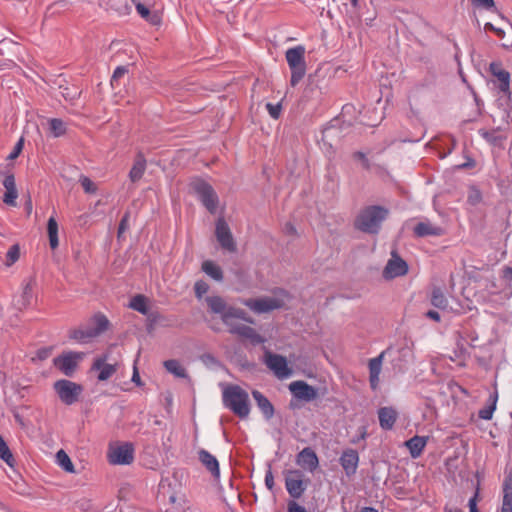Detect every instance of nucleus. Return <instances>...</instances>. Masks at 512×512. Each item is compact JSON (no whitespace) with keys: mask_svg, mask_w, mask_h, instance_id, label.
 I'll return each mask as SVG.
<instances>
[{"mask_svg":"<svg viewBox=\"0 0 512 512\" xmlns=\"http://www.w3.org/2000/svg\"><path fill=\"white\" fill-rule=\"evenodd\" d=\"M289 390L295 398L306 402L313 401L318 396L317 390L313 386L301 380L291 382Z\"/></svg>","mask_w":512,"mask_h":512,"instance_id":"nucleus-16","label":"nucleus"},{"mask_svg":"<svg viewBox=\"0 0 512 512\" xmlns=\"http://www.w3.org/2000/svg\"><path fill=\"white\" fill-rule=\"evenodd\" d=\"M125 229V220H122L119 226V232H122Z\"/></svg>","mask_w":512,"mask_h":512,"instance_id":"nucleus-58","label":"nucleus"},{"mask_svg":"<svg viewBox=\"0 0 512 512\" xmlns=\"http://www.w3.org/2000/svg\"><path fill=\"white\" fill-rule=\"evenodd\" d=\"M107 456L110 464L128 465L134 459V449L130 443L110 446Z\"/></svg>","mask_w":512,"mask_h":512,"instance_id":"nucleus-10","label":"nucleus"},{"mask_svg":"<svg viewBox=\"0 0 512 512\" xmlns=\"http://www.w3.org/2000/svg\"><path fill=\"white\" fill-rule=\"evenodd\" d=\"M265 364L279 379H286L292 374V369L288 366L286 358L281 355L266 352Z\"/></svg>","mask_w":512,"mask_h":512,"instance_id":"nucleus-11","label":"nucleus"},{"mask_svg":"<svg viewBox=\"0 0 512 512\" xmlns=\"http://www.w3.org/2000/svg\"><path fill=\"white\" fill-rule=\"evenodd\" d=\"M3 186L5 188L3 202L9 206H16L18 191L16 189L15 178L12 174L7 175L5 177V179L3 180Z\"/></svg>","mask_w":512,"mask_h":512,"instance_id":"nucleus-22","label":"nucleus"},{"mask_svg":"<svg viewBox=\"0 0 512 512\" xmlns=\"http://www.w3.org/2000/svg\"><path fill=\"white\" fill-rule=\"evenodd\" d=\"M504 273H505V276H506L507 278L512 279V267H507V268L505 269Z\"/></svg>","mask_w":512,"mask_h":512,"instance_id":"nucleus-55","label":"nucleus"},{"mask_svg":"<svg viewBox=\"0 0 512 512\" xmlns=\"http://www.w3.org/2000/svg\"><path fill=\"white\" fill-rule=\"evenodd\" d=\"M511 45H512V40L509 43H503V46H505V47H509Z\"/></svg>","mask_w":512,"mask_h":512,"instance_id":"nucleus-61","label":"nucleus"},{"mask_svg":"<svg viewBox=\"0 0 512 512\" xmlns=\"http://www.w3.org/2000/svg\"><path fill=\"white\" fill-rule=\"evenodd\" d=\"M290 299L287 291L276 289L270 295L244 299L241 303L255 314H263L284 307Z\"/></svg>","mask_w":512,"mask_h":512,"instance_id":"nucleus-1","label":"nucleus"},{"mask_svg":"<svg viewBox=\"0 0 512 512\" xmlns=\"http://www.w3.org/2000/svg\"><path fill=\"white\" fill-rule=\"evenodd\" d=\"M23 148V139H20L14 147V150L9 154L8 159L13 160L19 156Z\"/></svg>","mask_w":512,"mask_h":512,"instance_id":"nucleus-47","label":"nucleus"},{"mask_svg":"<svg viewBox=\"0 0 512 512\" xmlns=\"http://www.w3.org/2000/svg\"><path fill=\"white\" fill-rule=\"evenodd\" d=\"M109 359V353H104L94 359L91 371L97 372L98 381H107L117 372L119 363L117 361L109 362Z\"/></svg>","mask_w":512,"mask_h":512,"instance_id":"nucleus-8","label":"nucleus"},{"mask_svg":"<svg viewBox=\"0 0 512 512\" xmlns=\"http://www.w3.org/2000/svg\"><path fill=\"white\" fill-rule=\"evenodd\" d=\"M386 216L387 211L385 209L377 206L368 207L358 215L356 226L361 231L375 233Z\"/></svg>","mask_w":512,"mask_h":512,"instance_id":"nucleus-4","label":"nucleus"},{"mask_svg":"<svg viewBox=\"0 0 512 512\" xmlns=\"http://www.w3.org/2000/svg\"><path fill=\"white\" fill-rule=\"evenodd\" d=\"M490 71L498 79L499 89L504 93L508 92L510 88L509 73L499 63H491Z\"/></svg>","mask_w":512,"mask_h":512,"instance_id":"nucleus-25","label":"nucleus"},{"mask_svg":"<svg viewBox=\"0 0 512 512\" xmlns=\"http://www.w3.org/2000/svg\"><path fill=\"white\" fill-rule=\"evenodd\" d=\"M49 125L54 137L62 136L66 132V124L60 119H51Z\"/></svg>","mask_w":512,"mask_h":512,"instance_id":"nucleus-41","label":"nucleus"},{"mask_svg":"<svg viewBox=\"0 0 512 512\" xmlns=\"http://www.w3.org/2000/svg\"><path fill=\"white\" fill-rule=\"evenodd\" d=\"M427 441L428 437L416 435L405 442V446L409 450L412 458L416 459L421 456L427 445Z\"/></svg>","mask_w":512,"mask_h":512,"instance_id":"nucleus-27","label":"nucleus"},{"mask_svg":"<svg viewBox=\"0 0 512 512\" xmlns=\"http://www.w3.org/2000/svg\"><path fill=\"white\" fill-rule=\"evenodd\" d=\"M215 236L223 249L229 252H234L236 250V244L231 230L225 219L222 217L218 218L216 221Z\"/></svg>","mask_w":512,"mask_h":512,"instance_id":"nucleus-13","label":"nucleus"},{"mask_svg":"<svg viewBox=\"0 0 512 512\" xmlns=\"http://www.w3.org/2000/svg\"><path fill=\"white\" fill-rule=\"evenodd\" d=\"M360 512H378V510L373 507H364L360 510Z\"/></svg>","mask_w":512,"mask_h":512,"instance_id":"nucleus-57","label":"nucleus"},{"mask_svg":"<svg viewBox=\"0 0 512 512\" xmlns=\"http://www.w3.org/2000/svg\"><path fill=\"white\" fill-rule=\"evenodd\" d=\"M135 5L137 13L147 22L152 25H159L161 16L156 11H151L150 3L145 0H132Z\"/></svg>","mask_w":512,"mask_h":512,"instance_id":"nucleus-20","label":"nucleus"},{"mask_svg":"<svg viewBox=\"0 0 512 512\" xmlns=\"http://www.w3.org/2000/svg\"><path fill=\"white\" fill-rule=\"evenodd\" d=\"M484 29H485L486 31H488V30H489V31H493V32H494L498 37H500V38H503V37H504V34H505V32H504V30H503V29H501V28H497V27H495V26H494L493 24H491V23H486V24H485V26H484Z\"/></svg>","mask_w":512,"mask_h":512,"instance_id":"nucleus-48","label":"nucleus"},{"mask_svg":"<svg viewBox=\"0 0 512 512\" xmlns=\"http://www.w3.org/2000/svg\"><path fill=\"white\" fill-rule=\"evenodd\" d=\"M132 381L135 384H137V385L141 384L140 376H139V373H138V370H137L136 366H134V371H133V375H132Z\"/></svg>","mask_w":512,"mask_h":512,"instance_id":"nucleus-53","label":"nucleus"},{"mask_svg":"<svg viewBox=\"0 0 512 512\" xmlns=\"http://www.w3.org/2000/svg\"><path fill=\"white\" fill-rule=\"evenodd\" d=\"M129 307L146 315L149 310V300L143 295H137L131 299Z\"/></svg>","mask_w":512,"mask_h":512,"instance_id":"nucleus-34","label":"nucleus"},{"mask_svg":"<svg viewBox=\"0 0 512 512\" xmlns=\"http://www.w3.org/2000/svg\"><path fill=\"white\" fill-rule=\"evenodd\" d=\"M80 184L84 191L88 194H94L97 192V185L86 176H82L80 178Z\"/></svg>","mask_w":512,"mask_h":512,"instance_id":"nucleus-42","label":"nucleus"},{"mask_svg":"<svg viewBox=\"0 0 512 512\" xmlns=\"http://www.w3.org/2000/svg\"><path fill=\"white\" fill-rule=\"evenodd\" d=\"M379 424L382 429L390 430L397 419V412L392 407H382L378 410Z\"/></svg>","mask_w":512,"mask_h":512,"instance_id":"nucleus-26","label":"nucleus"},{"mask_svg":"<svg viewBox=\"0 0 512 512\" xmlns=\"http://www.w3.org/2000/svg\"><path fill=\"white\" fill-rule=\"evenodd\" d=\"M208 290L209 285L205 281L198 280L195 282L194 291L198 300H201L204 297V295L208 292Z\"/></svg>","mask_w":512,"mask_h":512,"instance_id":"nucleus-43","label":"nucleus"},{"mask_svg":"<svg viewBox=\"0 0 512 512\" xmlns=\"http://www.w3.org/2000/svg\"><path fill=\"white\" fill-rule=\"evenodd\" d=\"M211 329H213L214 331H220L221 330V328L216 326V325H212Z\"/></svg>","mask_w":512,"mask_h":512,"instance_id":"nucleus-60","label":"nucleus"},{"mask_svg":"<svg viewBox=\"0 0 512 512\" xmlns=\"http://www.w3.org/2000/svg\"><path fill=\"white\" fill-rule=\"evenodd\" d=\"M208 309L224 320L243 319L245 312L234 303L218 295H211L204 299Z\"/></svg>","mask_w":512,"mask_h":512,"instance_id":"nucleus-3","label":"nucleus"},{"mask_svg":"<svg viewBox=\"0 0 512 512\" xmlns=\"http://www.w3.org/2000/svg\"><path fill=\"white\" fill-rule=\"evenodd\" d=\"M340 464L347 476L356 473L359 464V454L354 449H346L340 457Z\"/></svg>","mask_w":512,"mask_h":512,"instance_id":"nucleus-18","label":"nucleus"},{"mask_svg":"<svg viewBox=\"0 0 512 512\" xmlns=\"http://www.w3.org/2000/svg\"><path fill=\"white\" fill-rule=\"evenodd\" d=\"M385 351L381 352L377 357L369 360V382L372 390H376L380 382V373L382 370L383 358Z\"/></svg>","mask_w":512,"mask_h":512,"instance_id":"nucleus-19","label":"nucleus"},{"mask_svg":"<svg viewBox=\"0 0 512 512\" xmlns=\"http://www.w3.org/2000/svg\"><path fill=\"white\" fill-rule=\"evenodd\" d=\"M47 232L49 237V244L52 249H56L59 245L58 240V224L56 219L52 216L47 223Z\"/></svg>","mask_w":512,"mask_h":512,"instance_id":"nucleus-31","label":"nucleus"},{"mask_svg":"<svg viewBox=\"0 0 512 512\" xmlns=\"http://www.w3.org/2000/svg\"><path fill=\"white\" fill-rule=\"evenodd\" d=\"M427 316L433 320H439L442 317L438 312L434 310H429L427 312Z\"/></svg>","mask_w":512,"mask_h":512,"instance_id":"nucleus-54","label":"nucleus"},{"mask_svg":"<svg viewBox=\"0 0 512 512\" xmlns=\"http://www.w3.org/2000/svg\"><path fill=\"white\" fill-rule=\"evenodd\" d=\"M297 464L304 470L313 472L319 465L316 453L309 447L299 452L296 459Z\"/></svg>","mask_w":512,"mask_h":512,"instance_id":"nucleus-21","label":"nucleus"},{"mask_svg":"<svg viewBox=\"0 0 512 512\" xmlns=\"http://www.w3.org/2000/svg\"><path fill=\"white\" fill-rule=\"evenodd\" d=\"M192 193L202 202L211 213H215L218 198L212 187L203 180L197 179L190 184Z\"/></svg>","mask_w":512,"mask_h":512,"instance_id":"nucleus-7","label":"nucleus"},{"mask_svg":"<svg viewBox=\"0 0 512 512\" xmlns=\"http://www.w3.org/2000/svg\"><path fill=\"white\" fill-rule=\"evenodd\" d=\"M0 458L10 467H14L15 459L4 439L0 436Z\"/></svg>","mask_w":512,"mask_h":512,"instance_id":"nucleus-38","label":"nucleus"},{"mask_svg":"<svg viewBox=\"0 0 512 512\" xmlns=\"http://www.w3.org/2000/svg\"><path fill=\"white\" fill-rule=\"evenodd\" d=\"M305 48L296 46L286 51V61L291 70V85L295 86L305 75Z\"/></svg>","mask_w":512,"mask_h":512,"instance_id":"nucleus-5","label":"nucleus"},{"mask_svg":"<svg viewBox=\"0 0 512 512\" xmlns=\"http://www.w3.org/2000/svg\"><path fill=\"white\" fill-rule=\"evenodd\" d=\"M252 396L264 417L266 419H271L274 415V407L269 399L257 390L252 391Z\"/></svg>","mask_w":512,"mask_h":512,"instance_id":"nucleus-28","label":"nucleus"},{"mask_svg":"<svg viewBox=\"0 0 512 512\" xmlns=\"http://www.w3.org/2000/svg\"><path fill=\"white\" fill-rule=\"evenodd\" d=\"M228 325V330L236 334L242 341L248 342L252 345H257L264 343L268 338H271V335H267L266 332L261 334L257 332L254 328L247 325H240L237 327H233L231 322H223Z\"/></svg>","mask_w":512,"mask_h":512,"instance_id":"nucleus-9","label":"nucleus"},{"mask_svg":"<svg viewBox=\"0 0 512 512\" xmlns=\"http://www.w3.org/2000/svg\"><path fill=\"white\" fill-rule=\"evenodd\" d=\"M20 258V247L19 245L15 244V245H12L7 253H6V257H5V265L7 267H10L12 266L14 263H16Z\"/></svg>","mask_w":512,"mask_h":512,"instance_id":"nucleus-40","label":"nucleus"},{"mask_svg":"<svg viewBox=\"0 0 512 512\" xmlns=\"http://www.w3.org/2000/svg\"><path fill=\"white\" fill-rule=\"evenodd\" d=\"M37 282L34 278L25 280L22 284L19 294L15 297V304L19 309L26 308L32 304L35 299Z\"/></svg>","mask_w":512,"mask_h":512,"instance_id":"nucleus-15","label":"nucleus"},{"mask_svg":"<svg viewBox=\"0 0 512 512\" xmlns=\"http://www.w3.org/2000/svg\"><path fill=\"white\" fill-rule=\"evenodd\" d=\"M288 512H307L304 507L296 502H290L288 504Z\"/></svg>","mask_w":512,"mask_h":512,"instance_id":"nucleus-51","label":"nucleus"},{"mask_svg":"<svg viewBox=\"0 0 512 512\" xmlns=\"http://www.w3.org/2000/svg\"><path fill=\"white\" fill-rule=\"evenodd\" d=\"M407 272L408 265L406 261L393 252L383 270V277L385 279H394L406 275Z\"/></svg>","mask_w":512,"mask_h":512,"instance_id":"nucleus-14","label":"nucleus"},{"mask_svg":"<svg viewBox=\"0 0 512 512\" xmlns=\"http://www.w3.org/2000/svg\"><path fill=\"white\" fill-rule=\"evenodd\" d=\"M414 233L419 237L424 236H439L442 235L443 230L439 226H435L432 223L425 221L419 222L414 227Z\"/></svg>","mask_w":512,"mask_h":512,"instance_id":"nucleus-29","label":"nucleus"},{"mask_svg":"<svg viewBox=\"0 0 512 512\" xmlns=\"http://www.w3.org/2000/svg\"><path fill=\"white\" fill-rule=\"evenodd\" d=\"M201 269L207 276H209L213 280L218 281V282L223 280V271H222L221 267L214 261H211V260L203 261V263L201 265Z\"/></svg>","mask_w":512,"mask_h":512,"instance_id":"nucleus-30","label":"nucleus"},{"mask_svg":"<svg viewBox=\"0 0 512 512\" xmlns=\"http://www.w3.org/2000/svg\"><path fill=\"white\" fill-rule=\"evenodd\" d=\"M57 463L59 466L69 473H74V465L68 456V454L64 450H59L56 454Z\"/></svg>","mask_w":512,"mask_h":512,"instance_id":"nucleus-36","label":"nucleus"},{"mask_svg":"<svg viewBox=\"0 0 512 512\" xmlns=\"http://www.w3.org/2000/svg\"><path fill=\"white\" fill-rule=\"evenodd\" d=\"M431 303L434 307L443 311L449 308L448 299L440 288H434L431 294Z\"/></svg>","mask_w":512,"mask_h":512,"instance_id":"nucleus-32","label":"nucleus"},{"mask_svg":"<svg viewBox=\"0 0 512 512\" xmlns=\"http://www.w3.org/2000/svg\"><path fill=\"white\" fill-rule=\"evenodd\" d=\"M265 485L269 490H272L274 487V476L271 469H269L265 474Z\"/></svg>","mask_w":512,"mask_h":512,"instance_id":"nucleus-49","label":"nucleus"},{"mask_svg":"<svg viewBox=\"0 0 512 512\" xmlns=\"http://www.w3.org/2000/svg\"><path fill=\"white\" fill-rule=\"evenodd\" d=\"M163 365L169 373L175 375L176 377H179V378L187 377L185 368L180 364V362L178 360H175V359L166 360V361H164Z\"/></svg>","mask_w":512,"mask_h":512,"instance_id":"nucleus-33","label":"nucleus"},{"mask_svg":"<svg viewBox=\"0 0 512 512\" xmlns=\"http://www.w3.org/2000/svg\"><path fill=\"white\" fill-rule=\"evenodd\" d=\"M108 324L109 322H97L96 326L93 328L74 330L71 333V338L80 343H89L105 332L108 329Z\"/></svg>","mask_w":512,"mask_h":512,"instance_id":"nucleus-17","label":"nucleus"},{"mask_svg":"<svg viewBox=\"0 0 512 512\" xmlns=\"http://www.w3.org/2000/svg\"><path fill=\"white\" fill-rule=\"evenodd\" d=\"M53 388L61 402L66 405L76 403L83 392L82 385L67 379H60L56 381Z\"/></svg>","mask_w":512,"mask_h":512,"instance_id":"nucleus-6","label":"nucleus"},{"mask_svg":"<svg viewBox=\"0 0 512 512\" xmlns=\"http://www.w3.org/2000/svg\"><path fill=\"white\" fill-rule=\"evenodd\" d=\"M330 132H331V130L328 129V130L325 131V134H329Z\"/></svg>","mask_w":512,"mask_h":512,"instance_id":"nucleus-63","label":"nucleus"},{"mask_svg":"<svg viewBox=\"0 0 512 512\" xmlns=\"http://www.w3.org/2000/svg\"><path fill=\"white\" fill-rule=\"evenodd\" d=\"M198 458L199 461L206 467L208 471L211 472L215 478L220 476L219 463L215 456H213L207 450L201 449L198 452Z\"/></svg>","mask_w":512,"mask_h":512,"instance_id":"nucleus-24","label":"nucleus"},{"mask_svg":"<svg viewBox=\"0 0 512 512\" xmlns=\"http://www.w3.org/2000/svg\"><path fill=\"white\" fill-rule=\"evenodd\" d=\"M497 399H498V395H497V392H495L494 394L490 395V401H491V404L483 409H481L479 411V417L483 420H490L493 416V413L496 409V402H497Z\"/></svg>","mask_w":512,"mask_h":512,"instance_id":"nucleus-37","label":"nucleus"},{"mask_svg":"<svg viewBox=\"0 0 512 512\" xmlns=\"http://www.w3.org/2000/svg\"><path fill=\"white\" fill-rule=\"evenodd\" d=\"M127 73V69L123 66H119L115 69L112 78H111V85L115 86L119 79L125 76Z\"/></svg>","mask_w":512,"mask_h":512,"instance_id":"nucleus-45","label":"nucleus"},{"mask_svg":"<svg viewBox=\"0 0 512 512\" xmlns=\"http://www.w3.org/2000/svg\"><path fill=\"white\" fill-rule=\"evenodd\" d=\"M84 356L85 354L83 352L70 351L56 357L53 362L54 365L66 376H71Z\"/></svg>","mask_w":512,"mask_h":512,"instance_id":"nucleus-12","label":"nucleus"},{"mask_svg":"<svg viewBox=\"0 0 512 512\" xmlns=\"http://www.w3.org/2000/svg\"><path fill=\"white\" fill-rule=\"evenodd\" d=\"M478 495H479V490L477 489L474 496L469 500L470 512H479L477 509Z\"/></svg>","mask_w":512,"mask_h":512,"instance_id":"nucleus-50","label":"nucleus"},{"mask_svg":"<svg viewBox=\"0 0 512 512\" xmlns=\"http://www.w3.org/2000/svg\"><path fill=\"white\" fill-rule=\"evenodd\" d=\"M351 2H352V4H353V6H357V2H358V0H351Z\"/></svg>","mask_w":512,"mask_h":512,"instance_id":"nucleus-62","label":"nucleus"},{"mask_svg":"<svg viewBox=\"0 0 512 512\" xmlns=\"http://www.w3.org/2000/svg\"><path fill=\"white\" fill-rule=\"evenodd\" d=\"M501 512H512V486L506 484L503 488V503Z\"/></svg>","mask_w":512,"mask_h":512,"instance_id":"nucleus-39","label":"nucleus"},{"mask_svg":"<svg viewBox=\"0 0 512 512\" xmlns=\"http://www.w3.org/2000/svg\"><path fill=\"white\" fill-rule=\"evenodd\" d=\"M449 512H462V511H461V509L455 507V508H450Z\"/></svg>","mask_w":512,"mask_h":512,"instance_id":"nucleus-59","label":"nucleus"},{"mask_svg":"<svg viewBox=\"0 0 512 512\" xmlns=\"http://www.w3.org/2000/svg\"><path fill=\"white\" fill-rule=\"evenodd\" d=\"M292 474L296 475V477L288 476L286 478V489L291 497L300 498L305 491V487L299 473L295 471Z\"/></svg>","mask_w":512,"mask_h":512,"instance_id":"nucleus-23","label":"nucleus"},{"mask_svg":"<svg viewBox=\"0 0 512 512\" xmlns=\"http://www.w3.org/2000/svg\"><path fill=\"white\" fill-rule=\"evenodd\" d=\"M266 108L272 118L277 119L280 116V113H281V105L280 104L273 105L271 103H267Z\"/></svg>","mask_w":512,"mask_h":512,"instance_id":"nucleus-46","label":"nucleus"},{"mask_svg":"<svg viewBox=\"0 0 512 512\" xmlns=\"http://www.w3.org/2000/svg\"><path fill=\"white\" fill-rule=\"evenodd\" d=\"M480 200V193L478 190H472L469 195V201L471 203H477Z\"/></svg>","mask_w":512,"mask_h":512,"instance_id":"nucleus-52","label":"nucleus"},{"mask_svg":"<svg viewBox=\"0 0 512 512\" xmlns=\"http://www.w3.org/2000/svg\"><path fill=\"white\" fill-rule=\"evenodd\" d=\"M472 3L475 7L485 10H491L495 6L494 0H472Z\"/></svg>","mask_w":512,"mask_h":512,"instance_id":"nucleus-44","label":"nucleus"},{"mask_svg":"<svg viewBox=\"0 0 512 512\" xmlns=\"http://www.w3.org/2000/svg\"><path fill=\"white\" fill-rule=\"evenodd\" d=\"M482 135H483V137H485L490 142H494L495 141V139L492 137V135L489 134L488 132H483Z\"/></svg>","mask_w":512,"mask_h":512,"instance_id":"nucleus-56","label":"nucleus"},{"mask_svg":"<svg viewBox=\"0 0 512 512\" xmlns=\"http://www.w3.org/2000/svg\"><path fill=\"white\" fill-rule=\"evenodd\" d=\"M146 169V162L142 157H138L129 173V177L131 181L135 182L138 181L144 174Z\"/></svg>","mask_w":512,"mask_h":512,"instance_id":"nucleus-35","label":"nucleus"},{"mask_svg":"<svg viewBox=\"0 0 512 512\" xmlns=\"http://www.w3.org/2000/svg\"><path fill=\"white\" fill-rule=\"evenodd\" d=\"M223 403L236 416L241 419L248 417L250 413V403L248 393L238 385L227 386L223 390Z\"/></svg>","mask_w":512,"mask_h":512,"instance_id":"nucleus-2","label":"nucleus"}]
</instances>
